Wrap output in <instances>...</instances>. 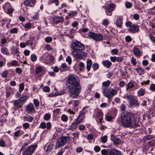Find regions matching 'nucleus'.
I'll return each instance as SVG.
<instances>
[{
    "label": "nucleus",
    "mask_w": 155,
    "mask_h": 155,
    "mask_svg": "<svg viewBox=\"0 0 155 155\" xmlns=\"http://www.w3.org/2000/svg\"><path fill=\"white\" fill-rule=\"evenodd\" d=\"M72 55L75 59L81 60L87 57V54L81 51H72Z\"/></svg>",
    "instance_id": "5"
},
{
    "label": "nucleus",
    "mask_w": 155,
    "mask_h": 155,
    "mask_svg": "<svg viewBox=\"0 0 155 155\" xmlns=\"http://www.w3.org/2000/svg\"><path fill=\"white\" fill-rule=\"evenodd\" d=\"M80 123L78 120L75 119V121L73 122L71 125L68 127V129L69 130H74L77 127V125Z\"/></svg>",
    "instance_id": "19"
},
{
    "label": "nucleus",
    "mask_w": 155,
    "mask_h": 155,
    "mask_svg": "<svg viewBox=\"0 0 155 155\" xmlns=\"http://www.w3.org/2000/svg\"><path fill=\"white\" fill-rule=\"evenodd\" d=\"M36 145L28 147L22 153V155H31L37 147Z\"/></svg>",
    "instance_id": "10"
},
{
    "label": "nucleus",
    "mask_w": 155,
    "mask_h": 155,
    "mask_svg": "<svg viewBox=\"0 0 155 155\" xmlns=\"http://www.w3.org/2000/svg\"><path fill=\"white\" fill-rule=\"evenodd\" d=\"M94 115L99 120L100 123L101 122L103 117V114L101 110L98 109H96Z\"/></svg>",
    "instance_id": "12"
},
{
    "label": "nucleus",
    "mask_w": 155,
    "mask_h": 155,
    "mask_svg": "<svg viewBox=\"0 0 155 155\" xmlns=\"http://www.w3.org/2000/svg\"><path fill=\"white\" fill-rule=\"evenodd\" d=\"M103 65L106 68H109L112 65L111 62L109 61L106 60L102 62Z\"/></svg>",
    "instance_id": "24"
},
{
    "label": "nucleus",
    "mask_w": 155,
    "mask_h": 155,
    "mask_svg": "<svg viewBox=\"0 0 155 155\" xmlns=\"http://www.w3.org/2000/svg\"><path fill=\"white\" fill-rule=\"evenodd\" d=\"M42 71V68L40 67H38L37 68L36 70V74H38L41 72Z\"/></svg>",
    "instance_id": "54"
},
{
    "label": "nucleus",
    "mask_w": 155,
    "mask_h": 155,
    "mask_svg": "<svg viewBox=\"0 0 155 155\" xmlns=\"http://www.w3.org/2000/svg\"><path fill=\"white\" fill-rule=\"evenodd\" d=\"M51 118V115L49 113H47L45 114L44 116V119L46 120H48Z\"/></svg>",
    "instance_id": "40"
},
{
    "label": "nucleus",
    "mask_w": 155,
    "mask_h": 155,
    "mask_svg": "<svg viewBox=\"0 0 155 155\" xmlns=\"http://www.w3.org/2000/svg\"><path fill=\"white\" fill-rule=\"evenodd\" d=\"M70 140L68 136H62L57 140L55 145V148H59L64 146Z\"/></svg>",
    "instance_id": "6"
},
{
    "label": "nucleus",
    "mask_w": 155,
    "mask_h": 155,
    "mask_svg": "<svg viewBox=\"0 0 155 155\" xmlns=\"http://www.w3.org/2000/svg\"><path fill=\"white\" fill-rule=\"evenodd\" d=\"M87 35L89 37L94 40L100 41L102 40L103 36L101 34L95 33L92 32H89Z\"/></svg>",
    "instance_id": "9"
},
{
    "label": "nucleus",
    "mask_w": 155,
    "mask_h": 155,
    "mask_svg": "<svg viewBox=\"0 0 155 155\" xmlns=\"http://www.w3.org/2000/svg\"><path fill=\"white\" fill-rule=\"evenodd\" d=\"M18 29L16 28H14L10 29V33L11 34H17L18 32Z\"/></svg>",
    "instance_id": "38"
},
{
    "label": "nucleus",
    "mask_w": 155,
    "mask_h": 155,
    "mask_svg": "<svg viewBox=\"0 0 155 155\" xmlns=\"http://www.w3.org/2000/svg\"><path fill=\"white\" fill-rule=\"evenodd\" d=\"M8 73V71L7 70L4 71L2 74V76L4 78H6L7 77Z\"/></svg>",
    "instance_id": "48"
},
{
    "label": "nucleus",
    "mask_w": 155,
    "mask_h": 155,
    "mask_svg": "<svg viewBox=\"0 0 155 155\" xmlns=\"http://www.w3.org/2000/svg\"><path fill=\"white\" fill-rule=\"evenodd\" d=\"M71 48L72 51H83L85 49L84 45L80 41H74L71 43Z\"/></svg>",
    "instance_id": "4"
},
{
    "label": "nucleus",
    "mask_w": 155,
    "mask_h": 155,
    "mask_svg": "<svg viewBox=\"0 0 155 155\" xmlns=\"http://www.w3.org/2000/svg\"><path fill=\"white\" fill-rule=\"evenodd\" d=\"M133 51L134 53L136 56H140L141 55L140 52L137 48H134Z\"/></svg>",
    "instance_id": "35"
},
{
    "label": "nucleus",
    "mask_w": 155,
    "mask_h": 155,
    "mask_svg": "<svg viewBox=\"0 0 155 155\" xmlns=\"http://www.w3.org/2000/svg\"><path fill=\"white\" fill-rule=\"evenodd\" d=\"M118 51L117 49H114L111 50V53L112 54H117Z\"/></svg>",
    "instance_id": "52"
},
{
    "label": "nucleus",
    "mask_w": 155,
    "mask_h": 155,
    "mask_svg": "<svg viewBox=\"0 0 155 155\" xmlns=\"http://www.w3.org/2000/svg\"><path fill=\"white\" fill-rule=\"evenodd\" d=\"M53 19V22L56 24L63 22L64 21V18L62 16H54Z\"/></svg>",
    "instance_id": "20"
},
{
    "label": "nucleus",
    "mask_w": 155,
    "mask_h": 155,
    "mask_svg": "<svg viewBox=\"0 0 155 155\" xmlns=\"http://www.w3.org/2000/svg\"><path fill=\"white\" fill-rule=\"evenodd\" d=\"M120 122L122 126L126 128H135L138 127L139 125L137 122L133 114L127 111L122 113Z\"/></svg>",
    "instance_id": "1"
},
{
    "label": "nucleus",
    "mask_w": 155,
    "mask_h": 155,
    "mask_svg": "<svg viewBox=\"0 0 155 155\" xmlns=\"http://www.w3.org/2000/svg\"><path fill=\"white\" fill-rule=\"evenodd\" d=\"M125 6L127 8H130L132 6V4L130 2H126L125 3Z\"/></svg>",
    "instance_id": "51"
},
{
    "label": "nucleus",
    "mask_w": 155,
    "mask_h": 155,
    "mask_svg": "<svg viewBox=\"0 0 155 155\" xmlns=\"http://www.w3.org/2000/svg\"><path fill=\"white\" fill-rule=\"evenodd\" d=\"M54 147V145L53 143H50L47 147L46 150V152H50Z\"/></svg>",
    "instance_id": "32"
},
{
    "label": "nucleus",
    "mask_w": 155,
    "mask_h": 155,
    "mask_svg": "<svg viewBox=\"0 0 155 155\" xmlns=\"http://www.w3.org/2000/svg\"><path fill=\"white\" fill-rule=\"evenodd\" d=\"M110 155H122L120 151L115 149H111Z\"/></svg>",
    "instance_id": "25"
},
{
    "label": "nucleus",
    "mask_w": 155,
    "mask_h": 155,
    "mask_svg": "<svg viewBox=\"0 0 155 155\" xmlns=\"http://www.w3.org/2000/svg\"><path fill=\"white\" fill-rule=\"evenodd\" d=\"M125 98L127 99L130 103V105H135L136 106H138L139 103L135 99L134 97L131 95H128L125 96Z\"/></svg>",
    "instance_id": "13"
},
{
    "label": "nucleus",
    "mask_w": 155,
    "mask_h": 155,
    "mask_svg": "<svg viewBox=\"0 0 155 155\" xmlns=\"http://www.w3.org/2000/svg\"><path fill=\"white\" fill-rule=\"evenodd\" d=\"M94 150L95 152H98L100 150L101 148L99 146H96L94 147Z\"/></svg>",
    "instance_id": "57"
},
{
    "label": "nucleus",
    "mask_w": 155,
    "mask_h": 155,
    "mask_svg": "<svg viewBox=\"0 0 155 155\" xmlns=\"http://www.w3.org/2000/svg\"><path fill=\"white\" fill-rule=\"evenodd\" d=\"M135 70L137 71V73L140 75H141L142 74H143L144 73V69L140 67L136 68L135 69Z\"/></svg>",
    "instance_id": "29"
},
{
    "label": "nucleus",
    "mask_w": 155,
    "mask_h": 155,
    "mask_svg": "<svg viewBox=\"0 0 155 155\" xmlns=\"http://www.w3.org/2000/svg\"><path fill=\"white\" fill-rule=\"evenodd\" d=\"M109 24L108 20L107 19H105L103 20L102 24L104 25H107Z\"/></svg>",
    "instance_id": "60"
},
{
    "label": "nucleus",
    "mask_w": 155,
    "mask_h": 155,
    "mask_svg": "<svg viewBox=\"0 0 155 155\" xmlns=\"http://www.w3.org/2000/svg\"><path fill=\"white\" fill-rule=\"evenodd\" d=\"M123 20V18L122 17L117 18L116 22V25L117 26L120 27L121 25L122 24Z\"/></svg>",
    "instance_id": "27"
},
{
    "label": "nucleus",
    "mask_w": 155,
    "mask_h": 155,
    "mask_svg": "<svg viewBox=\"0 0 155 155\" xmlns=\"http://www.w3.org/2000/svg\"><path fill=\"white\" fill-rule=\"evenodd\" d=\"M154 138V137L152 135H148L146 137L145 139L147 140H149L153 139Z\"/></svg>",
    "instance_id": "58"
},
{
    "label": "nucleus",
    "mask_w": 155,
    "mask_h": 155,
    "mask_svg": "<svg viewBox=\"0 0 155 155\" xmlns=\"http://www.w3.org/2000/svg\"><path fill=\"white\" fill-rule=\"evenodd\" d=\"M66 61L69 64H70L71 63V59L70 56L67 57L66 59Z\"/></svg>",
    "instance_id": "61"
},
{
    "label": "nucleus",
    "mask_w": 155,
    "mask_h": 155,
    "mask_svg": "<svg viewBox=\"0 0 155 155\" xmlns=\"http://www.w3.org/2000/svg\"><path fill=\"white\" fill-rule=\"evenodd\" d=\"M106 120L108 121H111L113 119V117L110 115H108L106 117Z\"/></svg>",
    "instance_id": "64"
},
{
    "label": "nucleus",
    "mask_w": 155,
    "mask_h": 155,
    "mask_svg": "<svg viewBox=\"0 0 155 155\" xmlns=\"http://www.w3.org/2000/svg\"><path fill=\"white\" fill-rule=\"evenodd\" d=\"M12 53L14 55H16L17 57L19 56V52L18 49L15 47H13L11 50Z\"/></svg>",
    "instance_id": "22"
},
{
    "label": "nucleus",
    "mask_w": 155,
    "mask_h": 155,
    "mask_svg": "<svg viewBox=\"0 0 155 155\" xmlns=\"http://www.w3.org/2000/svg\"><path fill=\"white\" fill-rule=\"evenodd\" d=\"M16 73L18 74H21L22 72V70L19 68H17L15 69Z\"/></svg>",
    "instance_id": "62"
},
{
    "label": "nucleus",
    "mask_w": 155,
    "mask_h": 155,
    "mask_svg": "<svg viewBox=\"0 0 155 155\" xmlns=\"http://www.w3.org/2000/svg\"><path fill=\"white\" fill-rule=\"evenodd\" d=\"M84 110V108H83L82 110L80 112V114L77 117V118L76 119L78 120L80 123L84 118V115L85 114Z\"/></svg>",
    "instance_id": "18"
},
{
    "label": "nucleus",
    "mask_w": 155,
    "mask_h": 155,
    "mask_svg": "<svg viewBox=\"0 0 155 155\" xmlns=\"http://www.w3.org/2000/svg\"><path fill=\"white\" fill-rule=\"evenodd\" d=\"M61 119L62 121L66 122L68 121V117L65 115L63 114L61 115Z\"/></svg>",
    "instance_id": "37"
},
{
    "label": "nucleus",
    "mask_w": 155,
    "mask_h": 155,
    "mask_svg": "<svg viewBox=\"0 0 155 155\" xmlns=\"http://www.w3.org/2000/svg\"><path fill=\"white\" fill-rule=\"evenodd\" d=\"M52 38L51 37H47L45 39V41L47 43L51 42L52 41Z\"/></svg>",
    "instance_id": "45"
},
{
    "label": "nucleus",
    "mask_w": 155,
    "mask_h": 155,
    "mask_svg": "<svg viewBox=\"0 0 155 155\" xmlns=\"http://www.w3.org/2000/svg\"><path fill=\"white\" fill-rule=\"evenodd\" d=\"M68 14V17L71 18L76 16L77 14V12L76 11H71Z\"/></svg>",
    "instance_id": "33"
},
{
    "label": "nucleus",
    "mask_w": 155,
    "mask_h": 155,
    "mask_svg": "<svg viewBox=\"0 0 155 155\" xmlns=\"http://www.w3.org/2000/svg\"><path fill=\"white\" fill-rule=\"evenodd\" d=\"M68 112L70 114H72L73 115L72 116H71L69 118L71 119V120H72L73 117H74V112L71 110V109H69L68 110Z\"/></svg>",
    "instance_id": "49"
},
{
    "label": "nucleus",
    "mask_w": 155,
    "mask_h": 155,
    "mask_svg": "<svg viewBox=\"0 0 155 155\" xmlns=\"http://www.w3.org/2000/svg\"><path fill=\"white\" fill-rule=\"evenodd\" d=\"M66 84L71 87H81L78 78L75 75L72 74L68 77Z\"/></svg>",
    "instance_id": "2"
},
{
    "label": "nucleus",
    "mask_w": 155,
    "mask_h": 155,
    "mask_svg": "<svg viewBox=\"0 0 155 155\" xmlns=\"http://www.w3.org/2000/svg\"><path fill=\"white\" fill-rule=\"evenodd\" d=\"M25 109L26 111L28 114H34L36 112L34 106L31 103H30L27 105L25 108Z\"/></svg>",
    "instance_id": "14"
},
{
    "label": "nucleus",
    "mask_w": 155,
    "mask_h": 155,
    "mask_svg": "<svg viewBox=\"0 0 155 155\" xmlns=\"http://www.w3.org/2000/svg\"><path fill=\"white\" fill-rule=\"evenodd\" d=\"M34 120V118L31 116L24 117V121H27L28 122H31Z\"/></svg>",
    "instance_id": "36"
},
{
    "label": "nucleus",
    "mask_w": 155,
    "mask_h": 155,
    "mask_svg": "<svg viewBox=\"0 0 155 155\" xmlns=\"http://www.w3.org/2000/svg\"><path fill=\"white\" fill-rule=\"evenodd\" d=\"M110 84V82L108 80L107 81L104 82L102 83V85L104 87L108 86H109Z\"/></svg>",
    "instance_id": "47"
},
{
    "label": "nucleus",
    "mask_w": 155,
    "mask_h": 155,
    "mask_svg": "<svg viewBox=\"0 0 155 155\" xmlns=\"http://www.w3.org/2000/svg\"><path fill=\"white\" fill-rule=\"evenodd\" d=\"M139 31L138 26L137 25L133 24L132 26L129 28V31L132 33L134 34Z\"/></svg>",
    "instance_id": "15"
},
{
    "label": "nucleus",
    "mask_w": 155,
    "mask_h": 155,
    "mask_svg": "<svg viewBox=\"0 0 155 155\" xmlns=\"http://www.w3.org/2000/svg\"><path fill=\"white\" fill-rule=\"evenodd\" d=\"M92 67L94 71L97 70L99 68V65L97 63H94L92 65Z\"/></svg>",
    "instance_id": "41"
},
{
    "label": "nucleus",
    "mask_w": 155,
    "mask_h": 155,
    "mask_svg": "<svg viewBox=\"0 0 155 155\" xmlns=\"http://www.w3.org/2000/svg\"><path fill=\"white\" fill-rule=\"evenodd\" d=\"M111 149H103L101 151L103 155H110Z\"/></svg>",
    "instance_id": "30"
},
{
    "label": "nucleus",
    "mask_w": 155,
    "mask_h": 155,
    "mask_svg": "<svg viewBox=\"0 0 155 155\" xmlns=\"http://www.w3.org/2000/svg\"><path fill=\"white\" fill-rule=\"evenodd\" d=\"M104 8H106L105 12L107 15L111 16L112 15V12L114 11L115 8V5L113 3H111L108 4L106 8H104V6L103 7Z\"/></svg>",
    "instance_id": "11"
},
{
    "label": "nucleus",
    "mask_w": 155,
    "mask_h": 155,
    "mask_svg": "<svg viewBox=\"0 0 155 155\" xmlns=\"http://www.w3.org/2000/svg\"><path fill=\"white\" fill-rule=\"evenodd\" d=\"M147 144L148 146V149H149L150 147H154L155 146V140L149 141L147 143Z\"/></svg>",
    "instance_id": "31"
},
{
    "label": "nucleus",
    "mask_w": 155,
    "mask_h": 155,
    "mask_svg": "<svg viewBox=\"0 0 155 155\" xmlns=\"http://www.w3.org/2000/svg\"><path fill=\"white\" fill-rule=\"evenodd\" d=\"M36 0H25L24 1V4L26 6H33L35 4Z\"/></svg>",
    "instance_id": "21"
},
{
    "label": "nucleus",
    "mask_w": 155,
    "mask_h": 155,
    "mask_svg": "<svg viewBox=\"0 0 155 155\" xmlns=\"http://www.w3.org/2000/svg\"><path fill=\"white\" fill-rule=\"evenodd\" d=\"M64 149L62 148L60 150L58 151V153L56 155H62L63 153L64 152Z\"/></svg>",
    "instance_id": "55"
},
{
    "label": "nucleus",
    "mask_w": 155,
    "mask_h": 155,
    "mask_svg": "<svg viewBox=\"0 0 155 155\" xmlns=\"http://www.w3.org/2000/svg\"><path fill=\"white\" fill-rule=\"evenodd\" d=\"M111 139L113 141L114 143L117 144H119L121 142L120 139L115 137L113 135H111Z\"/></svg>",
    "instance_id": "23"
},
{
    "label": "nucleus",
    "mask_w": 155,
    "mask_h": 155,
    "mask_svg": "<svg viewBox=\"0 0 155 155\" xmlns=\"http://www.w3.org/2000/svg\"><path fill=\"white\" fill-rule=\"evenodd\" d=\"M51 124L50 122H48L46 124L44 122H41L39 126V128L45 129L46 128L47 129L49 130L51 128Z\"/></svg>",
    "instance_id": "17"
},
{
    "label": "nucleus",
    "mask_w": 155,
    "mask_h": 155,
    "mask_svg": "<svg viewBox=\"0 0 155 155\" xmlns=\"http://www.w3.org/2000/svg\"><path fill=\"white\" fill-rule=\"evenodd\" d=\"M1 51L2 53L4 54L8 55H9L8 50L6 47H3L1 48Z\"/></svg>",
    "instance_id": "34"
},
{
    "label": "nucleus",
    "mask_w": 155,
    "mask_h": 155,
    "mask_svg": "<svg viewBox=\"0 0 155 155\" xmlns=\"http://www.w3.org/2000/svg\"><path fill=\"white\" fill-rule=\"evenodd\" d=\"M7 65L8 67H10L11 66H18V64L17 61L14 60L12 61L11 62L8 63Z\"/></svg>",
    "instance_id": "28"
},
{
    "label": "nucleus",
    "mask_w": 155,
    "mask_h": 155,
    "mask_svg": "<svg viewBox=\"0 0 155 155\" xmlns=\"http://www.w3.org/2000/svg\"><path fill=\"white\" fill-rule=\"evenodd\" d=\"M125 39L127 42H129L132 41V39L130 36L128 35L126 37Z\"/></svg>",
    "instance_id": "50"
},
{
    "label": "nucleus",
    "mask_w": 155,
    "mask_h": 155,
    "mask_svg": "<svg viewBox=\"0 0 155 155\" xmlns=\"http://www.w3.org/2000/svg\"><path fill=\"white\" fill-rule=\"evenodd\" d=\"M136 59L135 58L133 57L131 58V62L134 65H135L136 64Z\"/></svg>",
    "instance_id": "59"
},
{
    "label": "nucleus",
    "mask_w": 155,
    "mask_h": 155,
    "mask_svg": "<svg viewBox=\"0 0 155 155\" xmlns=\"http://www.w3.org/2000/svg\"><path fill=\"white\" fill-rule=\"evenodd\" d=\"M54 89L56 91H57L55 93H51L48 95V97H53L57 96L58 95H60L63 94L64 93V90L62 88V89H60V90H57L56 88H54Z\"/></svg>",
    "instance_id": "16"
},
{
    "label": "nucleus",
    "mask_w": 155,
    "mask_h": 155,
    "mask_svg": "<svg viewBox=\"0 0 155 155\" xmlns=\"http://www.w3.org/2000/svg\"><path fill=\"white\" fill-rule=\"evenodd\" d=\"M102 92L104 95L108 98V101L117 94V91L112 88H104Z\"/></svg>",
    "instance_id": "3"
},
{
    "label": "nucleus",
    "mask_w": 155,
    "mask_h": 155,
    "mask_svg": "<svg viewBox=\"0 0 155 155\" xmlns=\"http://www.w3.org/2000/svg\"><path fill=\"white\" fill-rule=\"evenodd\" d=\"M22 126L24 129H27L29 127L30 124L28 123H25L23 124Z\"/></svg>",
    "instance_id": "53"
},
{
    "label": "nucleus",
    "mask_w": 155,
    "mask_h": 155,
    "mask_svg": "<svg viewBox=\"0 0 155 155\" xmlns=\"http://www.w3.org/2000/svg\"><path fill=\"white\" fill-rule=\"evenodd\" d=\"M28 98V96H27L21 97L15 101L14 103V106L16 108L20 107Z\"/></svg>",
    "instance_id": "8"
},
{
    "label": "nucleus",
    "mask_w": 155,
    "mask_h": 155,
    "mask_svg": "<svg viewBox=\"0 0 155 155\" xmlns=\"http://www.w3.org/2000/svg\"><path fill=\"white\" fill-rule=\"evenodd\" d=\"M133 17L134 19L137 20L139 18V15L138 14H136L133 15Z\"/></svg>",
    "instance_id": "63"
},
{
    "label": "nucleus",
    "mask_w": 155,
    "mask_h": 155,
    "mask_svg": "<svg viewBox=\"0 0 155 155\" xmlns=\"http://www.w3.org/2000/svg\"><path fill=\"white\" fill-rule=\"evenodd\" d=\"M34 101V104L35 106V107H38L39 104V103L38 101L36 99H34L33 100Z\"/></svg>",
    "instance_id": "46"
},
{
    "label": "nucleus",
    "mask_w": 155,
    "mask_h": 155,
    "mask_svg": "<svg viewBox=\"0 0 155 155\" xmlns=\"http://www.w3.org/2000/svg\"><path fill=\"white\" fill-rule=\"evenodd\" d=\"M108 104L106 103H103L100 105V107L101 108H106L108 106Z\"/></svg>",
    "instance_id": "56"
},
{
    "label": "nucleus",
    "mask_w": 155,
    "mask_h": 155,
    "mask_svg": "<svg viewBox=\"0 0 155 155\" xmlns=\"http://www.w3.org/2000/svg\"><path fill=\"white\" fill-rule=\"evenodd\" d=\"M86 63V68L87 71H89L90 70L93 62L91 59H89L87 61Z\"/></svg>",
    "instance_id": "26"
},
{
    "label": "nucleus",
    "mask_w": 155,
    "mask_h": 155,
    "mask_svg": "<svg viewBox=\"0 0 155 155\" xmlns=\"http://www.w3.org/2000/svg\"><path fill=\"white\" fill-rule=\"evenodd\" d=\"M107 137L106 135L103 136L101 138V141L103 143H105L107 142Z\"/></svg>",
    "instance_id": "42"
},
{
    "label": "nucleus",
    "mask_w": 155,
    "mask_h": 155,
    "mask_svg": "<svg viewBox=\"0 0 155 155\" xmlns=\"http://www.w3.org/2000/svg\"><path fill=\"white\" fill-rule=\"evenodd\" d=\"M31 59L33 62L35 61L37 59V57L35 54H32L31 56Z\"/></svg>",
    "instance_id": "43"
},
{
    "label": "nucleus",
    "mask_w": 155,
    "mask_h": 155,
    "mask_svg": "<svg viewBox=\"0 0 155 155\" xmlns=\"http://www.w3.org/2000/svg\"><path fill=\"white\" fill-rule=\"evenodd\" d=\"M137 93L140 96H142L145 93V91L143 89L141 88L138 91Z\"/></svg>",
    "instance_id": "39"
},
{
    "label": "nucleus",
    "mask_w": 155,
    "mask_h": 155,
    "mask_svg": "<svg viewBox=\"0 0 155 155\" xmlns=\"http://www.w3.org/2000/svg\"><path fill=\"white\" fill-rule=\"evenodd\" d=\"M24 27L25 28V30L27 31L31 27V25L29 23L25 24Z\"/></svg>",
    "instance_id": "44"
},
{
    "label": "nucleus",
    "mask_w": 155,
    "mask_h": 155,
    "mask_svg": "<svg viewBox=\"0 0 155 155\" xmlns=\"http://www.w3.org/2000/svg\"><path fill=\"white\" fill-rule=\"evenodd\" d=\"M80 92V88H69V96L72 98H75L78 97Z\"/></svg>",
    "instance_id": "7"
}]
</instances>
